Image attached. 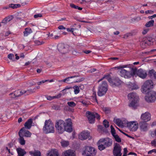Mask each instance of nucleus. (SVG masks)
Instances as JSON below:
<instances>
[{
  "label": "nucleus",
  "mask_w": 156,
  "mask_h": 156,
  "mask_svg": "<svg viewBox=\"0 0 156 156\" xmlns=\"http://www.w3.org/2000/svg\"><path fill=\"white\" fill-rule=\"evenodd\" d=\"M128 97L131 101L129 106L133 109H136L138 106L139 97L136 93L132 92L128 95Z\"/></svg>",
  "instance_id": "nucleus-2"
},
{
  "label": "nucleus",
  "mask_w": 156,
  "mask_h": 156,
  "mask_svg": "<svg viewBox=\"0 0 156 156\" xmlns=\"http://www.w3.org/2000/svg\"><path fill=\"white\" fill-rule=\"evenodd\" d=\"M29 153L31 156H41V153L38 150L30 151L29 152Z\"/></svg>",
  "instance_id": "nucleus-29"
},
{
  "label": "nucleus",
  "mask_w": 156,
  "mask_h": 156,
  "mask_svg": "<svg viewBox=\"0 0 156 156\" xmlns=\"http://www.w3.org/2000/svg\"><path fill=\"white\" fill-rule=\"evenodd\" d=\"M114 138L115 139V140L116 141L120 143L121 142V138L119 137V136L117 135L116 134L115 135L113 136Z\"/></svg>",
  "instance_id": "nucleus-38"
},
{
  "label": "nucleus",
  "mask_w": 156,
  "mask_h": 156,
  "mask_svg": "<svg viewBox=\"0 0 156 156\" xmlns=\"http://www.w3.org/2000/svg\"><path fill=\"white\" fill-rule=\"evenodd\" d=\"M90 136V133L87 131H83L79 135V138L82 140H85L88 138Z\"/></svg>",
  "instance_id": "nucleus-22"
},
{
  "label": "nucleus",
  "mask_w": 156,
  "mask_h": 156,
  "mask_svg": "<svg viewBox=\"0 0 156 156\" xmlns=\"http://www.w3.org/2000/svg\"><path fill=\"white\" fill-rule=\"evenodd\" d=\"M24 93L23 92V90L18 89L16 90L14 93H12L9 94L10 95H13L14 97L12 96V98H15L16 97H18L21 95H22Z\"/></svg>",
  "instance_id": "nucleus-19"
},
{
  "label": "nucleus",
  "mask_w": 156,
  "mask_h": 156,
  "mask_svg": "<svg viewBox=\"0 0 156 156\" xmlns=\"http://www.w3.org/2000/svg\"><path fill=\"white\" fill-rule=\"evenodd\" d=\"M106 79L110 83L112 80V78L111 77L110 75L109 74L105 75L102 78L100 79L98 81V82L104 79Z\"/></svg>",
  "instance_id": "nucleus-30"
},
{
  "label": "nucleus",
  "mask_w": 156,
  "mask_h": 156,
  "mask_svg": "<svg viewBox=\"0 0 156 156\" xmlns=\"http://www.w3.org/2000/svg\"><path fill=\"white\" fill-rule=\"evenodd\" d=\"M71 7L76 9H78L79 10H81L82 9V8L79 7L77 5H76L73 3H71L70 5Z\"/></svg>",
  "instance_id": "nucleus-37"
},
{
  "label": "nucleus",
  "mask_w": 156,
  "mask_h": 156,
  "mask_svg": "<svg viewBox=\"0 0 156 156\" xmlns=\"http://www.w3.org/2000/svg\"><path fill=\"white\" fill-rule=\"evenodd\" d=\"M22 133L23 134V136L26 137H30L31 136L32 133L28 130L25 129L24 127L22 128L18 133L19 135L20 134H22Z\"/></svg>",
  "instance_id": "nucleus-17"
},
{
  "label": "nucleus",
  "mask_w": 156,
  "mask_h": 156,
  "mask_svg": "<svg viewBox=\"0 0 156 156\" xmlns=\"http://www.w3.org/2000/svg\"><path fill=\"white\" fill-rule=\"evenodd\" d=\"M127 65H124L121 66H120L119 67H117L118 69H121V70L120 71V75L122 77L124 76V77H125V76H127V74L129 73V72H128V71L123 69L124 68L127 67Z\"/></svg>",
  "instance_id": "nucleus-18"
},
{
  "label": "nucleus",
  "mask_w": 156,
  "mask_h": 156,
  "mask_svg": "<svg viewBox=\"0 0 156 156\" xmlns=\"http://www.w3.org/2000/svg\"><path fill=\"white\" fill-rule=\"evenodd\" d=\"M52 107L53 109L56 110H60L61 109L60 106L58 105H54Z\"/></svg>",
  "instance_id": "nucleus-46"
},
{
  "label": "nucleus",
  "mask_w": 156,
  "mask_h": 156,
  "mask_svg": "<svg viewBox=\"0 0 156 156\" xmlns=\"http://www.w3.org/2000/svg\"><path fill=\"white\" fill-rule=\"evenodd\" d=\"M116 128L119 130V131L120 132L122 133V134H124L126 136H127L129 138H133V137L131 136H130L129 135H128V134H127L126 133L124 132L122 130L120 129H119L117 127H116Z\"/></svg>",
  "instance_id": "nucleus-47"
},
{
  "label": "nucleus",
  "mask_w": 156,
  "mask_h": 156,
  "mask_svg": "<svg viewBox=\"0 0 156 156\" xmlns=\"http://www.w3.org/2000/svg\"><path fill=\"white\" fill-rule=\"evenodd\" d=\"M35 89L36 88L35 87L33 89L27 90H23V92L24 93V94L26 93V95H29L34 92H35L34 90H35Z\"/></svg>",
  "instance_id": "nucleus-34"
},
{
  "label": "nucleus",
  "mask_w": 156,
  "mask_h": 156,
  "mask_svg": "<svg viewBox=\"0 0 156 156\" xmlns=\"http://www.w3.org/2000/svg\"><path fill=\"white\" fill-rule=\"evenodd\" d=\"M122 150L121 146L119 144L115 143H114L113 154L114 156H121Z\"/></svg>",
  "instance_id": "nucleus-11"
},
{
  "label": "nucleus",
  "mask_w": 156,
  "mask_h": 156,
  "mask_svg": "<svg viewBox=\"0 0 156 156\" xmlns=\"http://www.w3.org/2000/svg\"><path fill=\"white\" fill-rule=\"evenodd\" d=\"M131 74L133 76H134L136 74L137 75V69L136 68H132L131 70Z\"/></svg>",
  "instance_id": "nucleus-40"
},
{
  "label": "nucleus",
  "mask_w": 156,
  "mask_h": 156,
  "mask_svg": "<svg viewBox=\"0 0 156 156\" xmlns=\"http://www.w3.org/2000/svg\"><path fill=\"white\" fill-rule=\"evenodd\" d=\"M127 84L128 88L130 90L137 89L139 88L137 85L134 83H132L131 82H128Z\"/></svg>",
  "instance_id": "nucleus-27"
},
{
  "label": "nucleus",
  "mask_w": 156,
  "mask_h": 156,
  "mask_svg": "<svg viewBox=\"0 0 156 156\" xmlns=\"http://www.w3.org/2000/svg\"><path fill=\"white\" fill-rule=\"evenodd\" d=\"M66 120V122L65 123L64 125V131L71 133L73 131L71 119H68Z\"/></svg>",
  "instance_id": "nucleus-12"
},
{
  "label": "nucleus",
  "mask_w": 156,
  "mask_h": 156,
  "mask_svg": "<svg viewBox=\"0 0 156 156\" xmlns=\"http://www.w3.org/2000/svg\"><path fill=\"white\" fill-rule=\"evenodd\" d=\"M152 38L151 37H144L142 39V41L141 43V44L142 46H144L145 47L150 45L153 44V42H152Z\"/></svg>",
  "instance_id": "nucleus-13"
},
{
  "label": "nucleus",
  "mask_w": 156,
  "mask_h": 156,
  "mask_svg": "<svg viewBox=\"0 0 156 156\" xmlns=\"http://www.w3.org/2000/svg\"><path fill=\"white\" fill-rule=\"evenodd\" d=\"M111 81L110 84L113 87H118L122 83L121 80L117 77H113Z\"/></svg>",
  "instance_id": "nucleus-14"
},
{
  "label": "nucleus",
  "mask_w": 156,
  "mask_h": 156,
  "mask_svg": "<svg viewBox=\"0 0 156 156\" xmlns=\"http://www.w3.org/2000/svg\"><path fill=\"white\" fill-rule=\"evenodd\" d=\"M28 84L31 86L35 85L36 83L33 81H30L28 82Z\"/></svg>",
  "instance_id": "nucleus-52"
},
{
  "label": "nucleus",
  "mask_w": 156,
  "mask_h": 156,
  "mask_svg": "<svg viewBox=\"0 0 156 156\" xmlns=\"http://www.w3.org/2000/svg\"><path fill=\"white\" fill-rule=\"evenodd\" d=\"M103 110L105 112L108 113L110 111V108L108 107H105L104 108Z\"/></svg>",
  "instance_id": "nucleus-61"
},
{
  "label": "nucleus",
  "mask_w": 156,
  "mask_h": 156,
  "mask_svg": "<svg viewBox=\"0 0 156 156\" xmlns=\"http://www.w3.org/2000/svg\"><path fill=\"white\" fill-rule=\"evenodd\" d=\"M47 156H60L58 151L56 149H52L47 154Z\"/></svg>",
  "instance_id": "nucleus-25"
},
{
  "label": "nucleus",
  "mask_w": 156,
  "mask_h": 156,
  "mask_svg": "<svg viewBox=\"0 0 156 156\" xmlns=\"http://www.w3.org/2000/svg\"><path fill=\"white\" fill-rule=\"evenodd\" d=\"M93 98L94 100H95V101H96L97 102H98V100L97 99V96L95 92H94L93 93Z\"/></svg>",
  "instance_id": "nucleus-59"
},
{
  "label": "nucleus",
  "mask_w": 156,
  "mask_h": 156,
  "mask_svg": "<svg viewBox=\"0 0 156 156\" xmlns=\"http://www.w3.org/2000/svg\"><path fill=\"white\" fill-rule=\"evenodd\" d=\"M32 32L31 29L30 27L27 28L25 29L23 31V35L25 37H27L29 34Z\"/></svg>",
  "instance_id": "nucleus-31"
},
{
  "label": "nucleus",
  "mask_w": 156,
  "mask_h": 156,
  "mask_svg": "<svg viewBox=\"0 0 156 156\" xmlns=\"http://www.w3.org/2000/svg\"><path fill=\"white\" fill-rule=\"evenodd\" d=\"M57 48L59 52L62 54H65L69 51V46L64 43L58 44Z\"/></svg>",
  "instance_id": "nucleus-10"
},
{
  "label": "nucleus",
  "mask_w": 156,
  "mask_h": 156,
  "mask_svg": "<svg viewBox=\"0 0 156 156\" xmlns=\"http://www.w3.org/2000/svg\"><path fill=\"white\" fill-rule=\"evenodd\" d=\"M73 89V87H69V86H66L65 88L62 91L64 92L65 91H66V90L69 89Z\"/></svg>",
  "instance_id": "nucleus-57"
},
{
  "label": "nucleus",
  "mask_w": 156,
  "mask_h": 156,
  "mask_svg": "<svg viewBox=\"0 0 156 156\" xmlns=\"http://www.w3.org/2000/svg\"><path fill=\"white\" fill-rule=\"evenodd\" d=\"M43 130L45 134L54 133L55 132L54 125L51 120L49 119L45 120Z\"/></svg>",
  "instance_id": "nucleus-3"
},
{
  "label": "nucleus",
  "mask_w": 156,
  "mask_h": 156,
  "mask_svg": "<svg viewBox=\"0 0 156 156\" xmlns=\"http://www.w3.org/2000/svg\"><path fill=\"white\" fill-rule=\"evenodd\" d=\"M18 154V156H24L27 154L26 152L24 149L19 147L16 149Z\"/></svg>",
  "instance_id": "nucleus-26"
},
{
  "label": "nucleus",
  "mask_w": 156,
  "mask_h": 156,
  "mask_svg": "<svg viewBox=\"0 0 156 156\" xmlns=\"http://www.w3.org/2000/svg\"><path fill=\"white\" fill-rule=\"evenodd\" d=\"M155 73V72H154V70L152 69L149 71L148 75L151 77L153 76L154 77V74Z\"/></svg>",
  "instance_id": "nucleus-42"
},
{
  "label": "nucleus",
  "mask_w": 156,
  "mask_h": 156,
  "mask_svg": "<svg viewBox=\"0 0 156 156\" xmlns=\"http://www.w3.org/2000/svg\"><path fill=\"white\" fill-rule=\"evenodd\" d=\"M153 152H154L155 153H156V149H153L149 151L148 152V154H151Z\"/></svg>",
  "instance_id": "nucleus-58"
},
{
  "label": "nucleus",
  "mask_w": 156,
  "mask_h": 156,
  "mask_svg": "<svg viewBox=\"0 0 156 156\" xmlns=\"http://www.w3.org/2000/svg\"><path fill=\"white\" fill-rule=\"evenodd\" d=\"M34 17L35 18H37L39 17H41L42 16V15L41 13H39L37 14H35L34 16Z\"/></svg>",
  "instance_id": "nucleus-54"
},
{
  "label": "nucleus",
  "mask_w": 156,
  "mask_h": 156,
  "mask_svg": "<svg viewBox=\"0 0 156 156\" xmlns=\"http://www.w3.org/2000/svg\"><path fill=\"white\" fill-rule=\"evenodd\" d=\"M73 88L74 89V92L75 94H77L79 92L80 90L78 86L75 85L74 86Z\"/></svg>",
  "instance_id": "nucleus-39"
},
{
  "label": "nucleus",
  "mask_w": 156,
  "mask_h": 156,
  "mask_svg": "<svg viewBox=\"0 0 156 156\" xmlns=\"http://www.w3.org/2000/svg\"><path fill=\"white\" fill-rule=\"evenodd\" d=\"M151 80L146 81L142 87V91L143 93L147 94L152 90H151L153 88V85Z\"/></svg>",
  "instance_id": "nucleus-5"
},
{
  "label": "nucleus",
  "mask_w": 156,
  "mask_h": 156,
  "mask_svg": "<svg viewBox=\"0 0 156 156\" xmlns=\"http://www.w3.org/2000/svg\"><path fill=\"white\" fill-rule=\"evenodd\" d=\"M140 118L142 121L147 122L151 119V114L148 112H146L141 115Z\"/></svg>",
  "instance_id": "nucleus-16"
},
{
  "label": "nucleus",
  "mask_w": 156,
  "mask_h": 156,
  "mask_svg": "<svg viewBox=\"0 0 156 156\" xmlns=\"http://www.w3.org/2000/svg\"><path fill=\"white\" fill-rule=\"evenodd\" d=\"M62 156H76V155L74 151L70 149L63 152Z\"/></svg>",
  "instance_id": "nucleus-21"
},
{
  "label": "nucleus",
  "mask_w": 156,
  "mask_h": 156,
  "mask_svg": "<svg viewBox=\"0 0 156 156\" xmlns=\"http://www.w3.org/2000/svg\"><path fill=\"white\" fill-rule=\"evenodd\" d=\"M140 128L143 131H146L147 130L148 124L147 122L141 121L139 123Z\"/></svg>",
  "instance_id": "nucleus-24"
},
{
  "label": "nucleus",
  "mask_w": 156,
  "mask_h": 156,
  "mask_svg": "<svg viewBox=\"0 0 156 156\" xmlns=\"http://www.w3.org/2000/svg\"><path fill=\"white\" fill-rule=\"evenodd\" d=\"M65 109L67 111L73 112L74 111V109L72 108L69 107L68 106H66L65 107Z\"/></svg>",
  "instance_id": "nucleus-48"
},
{
  "label": "nucleus",
  "mask_w": 156,
  "mask_h": 156,
  "mask_svg": "<svg viewBox=\"0 0 156 156\" xmlns=\"http://www.w3.org/2000/svg\"><path fill=\"white\" fill-rule=\"evenodd\" d=\"M66 29L68 32L72 33L73 34L74 36H76V34L74 33V31L78 30L77 29L74 28H67Z\"/></svg>",
  "instance_id": "nucleus-36"
},
{
  "label": "nucleus",
  "mask_w": 156,
  "mask_h": 156,
  "mask_svg": "<svg viewBox=\"0 0 156 156\" xmlns=\"http://www.w3.org/2000/svg\"><path fill=\"white\" fill-rule=\"evenodd\" d=\"M112 143V139L108 137L101 139L98 143V149L101 151L107 148L111 147Z\"/></svg>",
  "instance_id": "nucleus-1"
},
{
  "label": "nucleus",
  "mask_w": 156,
  "mask_h": 156,
  "mask_svg": "<svg viewBox=\"0 0 156 156\" xmlns=\"http://www.w3.org/2000/svg\"><path fill=\"white\" fill-rule=\"evenodd\" d=\"M84 80V78H80V79H77L75 81H73V83H79L80 82L83 81Z\"/></svg>",
  "instance_id": "nucleus-50"
},
{
  "label": "nucleus",
  "mask_w": 156,
  "mask_h": 156,
  "mask_svg": "<svg viewBox=\"0 0 156 156\" xmlns=\"http://www.w3.org/2000/svg\"><path fill=\"white\" fill-rule=\"evenodd\" d=\"M86 115L90 123H93L94 122L95 114L94 113H92L88 111L86 112Z\"/></svg>",
  "instance_id": "nucleus-15"
},
{
  "label": "nucleus",
  "mask_w": 156,
  "mask_h": 156,
  "mask_svg": "<svg viewBox=\"0 0 156 156\" xmlns=\"http://www.w3.org/2000/svg\"><path fill=\"white\" fill-rule=\"evenodd\" d=\"M9 7H10V8H11L13 9H15L16 8V5L13 4H9Z\"/></svg>",
  "instance_id": "nucleus-60"
},
{
  "label": "nucleus",
  "mask_w": 156,
  "mask_h": 156,
  "mask_svg": "<svg viewBox=\"0 0 156 156\" xmlns=\"http://www.w3.org/2000/svg\"><path fill=\"white\" fill-rule=\"evenodd\" d=\"M122 122H123V126H124V124H126L127 126L129 128L131 129V130L133 131H135L137 130L138 128V123H136V122L131 121L130 122H127V120L125 119L124 120H123Z\"/></svg>",
  "instance_id": "nucleus-8"
},
{
  "label": "nucleus",
  "mask_w": 156,
  "mask_h": 156,
  "mask_svg": "<svg viewBox=\"0 0 156 156\" xmlns=\"http://www.w3.org/2000/svg\"><path fill=\"white\" fill-rule=\"evenodd\" d=\"M65 123L62 120L56 121L55 123V127L59 134H62L64 131Z\"/></svg>",
  "instance_id": "nucleus-7"
},
{
  "label": "nucleus",
  "mask_w": 156,
  "mask_h": 156,
  "mask_svg": "<svg viewBox=\"0 0 156 156\" xmlns=\"http://www.w3.org/2000/svg\"><path fill=\"white\" fill-rule=\"evenodd\" d=\"M154 20H151L147 22L145 25V26L146 27H151L154 26Z\"/></svg>",
  "instance_id": "nucleus-33"
},
{
  "label": "nucleus",
  "mask_w": 156,
  "mask_h": 156,
  "mask_svg": "<svg viewBox=\"0 0 156 156\" xmlns=\"http://www.w3.org/2000/svg\"><path fill=\"white\" fill-rule=\"evenodd\" d=\"M110 127L111 129V133L112 136H114L116 135L115 134L116 133L115 129L112 125Z\"/></svg>",
  "instance_id": "nucleus-44"
},
{
  "label": "nucleus",
  "mask_w": 156,
  "mask_h": 156,
  "mask_svg": "<svg viewBox=\"0 0 156 156\" xmlns=\"http://www.w3.org/2000/svg\"><path fill=\"white\" fill-rule=\"evenodd\" d=\"M149 30V29H145L144 30H143L142 31V34L143 35H145L147 33V32Z\"/></svg>",
  "instance_id": "nucleus-56"
},
{
  "label": "nucleus",
  "mask_w": 156,
  "mask_h": 156,
  "mask_svg": "<svg viewBox=\"0 0 156 156\" xmlns=\"http://www.w3.org/2000/svg\"><path fill=\"white\" fill-rule=\"evenodd\" d=\"M97 153V150L93 147L88 146H85L83 149L82 154L86 156H95Z\"/></svg>",
  "instance_id": "nucleus-4"
},
{
  "label": "nucleus",
  "mask_w": 156,
  "mask_h": 156,
  "mask_svg": "<svg viewBox=\"0 0 156 156\" xmlns=\"http://www.w3.org/2000/svg\"><path fill=\"white\" fill-rule=\"evenodd\" d=\"M62 95V94L61 93H59L58 94L54 96L53 98L54 99L55 98H60Z\"/></svg>",
  "instance_id": "nucleus-53"
},
{
  "label": "nucleus",
  "mask_w": 156,
  "mask_h": 156,
  "mask_svg": "<svg viewBox=\"0 0 156 156\" xmlns=\"http://www.w3.org/2000/svg\"><path fill=\"white\" fill-rule=\"evenodd\" d=\"M33 123V119H29L25 123L24 126L25 129H30L32 126Z\"/></svg>",
  "instance_id": "nucleus-23"
},
{
  "label": "nucleus",
  "mask_w": 156,
  "mask_h": 156,
  "mask_svg": "<svg viewBox=\"0 0 156 156\" xmlns=\"http://www.w3.org/2000/svg\"><path fill=\"white\" fill-rule=\"evenodd\" d=\"M7 21L9 22L11 20H12L13 18V16L12 15H10L6 17H5Z\"/></svg>",
  "instance_id": "nucleus-49"
},
{
  "label": "nucleus",
  "mask_w": 156,
  "mask_h": 156,
  "mask_svg": "<svg viewBox=\"0 0 156 156\" xmlns=\"http://www.w3.org/2000/svg\"><path fill=\"white\" fill-rule=\"evenodd\" d=\"M108 85L106 81H103L98 88V95L100 97L104 95L108 90Z\"/></svg>",
  "instance_id": "nucleus-6"
},
{
  "label": "nucleus",
  "mask_w": 156,
  "mask_h": 156,
  "mask_svg": "<svg viewBox=\"0 0 156 156\" xmlns=\"http://www.w3.org/2000/svg\"><path fill=\"white\" fill-rule=\"evenodd\" d=\"M67 104L69 107H74L76 105V103L73 101L68 102Z\"/></svg>",
  "instance_id": "nucleus-45"
},
{
  "label": "nucleus",
  "mask_w": 156,
  "mask_h": 156,
  "mask_svg": "<svg viewBox=\"0 0 156 156\" xmlns=\"http://www.w3.org/2000/svg\"><path fill=\"white\" fill-rule=\"evenodd\" d=\"M8 57L9 59L13 61V58L14 59V56L13 54H9L8 55Z\"/></svg>",
  "instance_id": "nucleus-51"
},
{
  "label": "nucleus",
  "mask_w": 156,
  "mask_h": 156,
  "mask_svg": "<svg viewBox=\"0 0 156 156\" xmlns=\"http://www.w3.org/2000/svg\"><path fill=\"white\" fill-rule=\"evenodd\" d=\"M147 94V95L145 97V99L147 102L152 103L155 101L156 100V92L152 91Z\"/></svg>",
  "instance_id": "nucleus-9"
},
{
  "label": "nucleus",
  "mask_w": 156,
  "mask_h": 156,
  "mask_svg": "<svg viewBox=\"0 0 156 156\" xmlns=\"http://www.w3.org/2000/svg\"><path fill=\"white\" fill-rule=\"evenodd\" d=\"M103 124L105 127L106 128H107L109 127V123L106 119H105L103 121Z\"/></svg>",
  "instance_id": "nucleus-43"
},
{
  "label": "nucleus",
  "mask_w": 156,
  "mask_h": 156,
  "mask_svg": "<svg viewBox=\"0 0 156 156\" xmlns=\"http://www.w3.org/2000/svg\"><path fill=\"white\" fill-rule=\"evenodd\" d=\"M23 135L22 134H20V136H19L20 138L18 139L19 143L22 145H24L25 144V141L23 137Z\"/></svg>",
  "instance_id": "nucleus-32"
},
{
  "label": "nucleus",
  "mask_w": 156,
  "mask_h": 156,
  "mask_svg": "<svg viewBox=\"0 0 156 156\" xmlns=\"http://www.w3.org/2000/svg\"><path fill=\"white\" fill-rule=\"evenodd\" d=\"M153 12H154L151 10H147L145 12V13L146 14L150 13V14H152Z\"/></svg>",
  "instance_id": "nucleus-63"
},
{
  "label": "nucleus",
  "mask_w": 156,
  "mask_h": 156,
  "mask_svg": "<svg viewBox=\"0 0 156 156\" xmlns=\"http://www.w3.org/2000/svg\"><path fill=\"white\" fill-rule=\"evenodd\" d=\"M151 144L152 146H156V141L155 140L151 141Z\"/></svg>",
  "instance_id": "nucleus-64"
},
{
  "label": "nucleus",
  "mask_w": 156,
  "mask_h": 156,
  "mask_svg": "<svg viewBox=\"0 0 156 156\" xmlns=\"http://www.w3.org/2000/svg\"><path fill=\"white\" fill-rule=\"evenodd\" d=\"M115 122L119 126H123L122 124L123 123V122H122V121L119 119H116L115 121Z\"/></svg>",
  "instance_id": "nucleus-35"
},
{
  "label": "nucleus",
  "mask_w": 156,
  "mask_h": 156,
  "mask_svg": "<svg viewBox=\"0 0 156 156\" xmlns=\"http://www.w3.org/2000/svg\"><path fill=\"white\" fill-rule=\"evenodd\" d=\"M34 42L35 44L37 45H40L42 44V43L39 40H35L34 41Z\"/></svg>",
  "instance_id": "nucleus-55"
},
{
  "label": "nucleus",
  "mask_w": 156,
  "mask_h": 156,
  "mask_svg": "<svg viewBox=\"0 0 156 156\" xmlns=\"http://www.w3.org/2000/svg\"><path fill=\"white\" fill-rule=\"evenodd\" d=\"M95 118H96L97 119L99 120L100 119V115H98L97 113H95Z\"/></svg>",
  "instance_id": "nucleus-62"
},
{
  "label": "nucleus",
  "mask_w": 156,
  "mask_h": 156,
  "mask_svg": "<svg viewBox=\"0 0 156 156\" xmlns=\"http://www.w3.org/2000/svg\"><path fill=\"white\" fill-rule=\"evenodd\" d=\"M61 145L64 147H66L69 145V142L66 141H63L61 142Z\"/></svg>",
  "instance_id": "nucleus-41"
},
{
  "label": "nucleus",
  "mask_w": 156,
  "mask_h": 156,
  "mask_svg": "<svg viewBox=\"0 0 156 156\" xmlns=\"http://www.w3.org/2000/svg\"><path fill=\"white\" fill-rule=\"evenodd\" d=\"M76 75H74L73 76H71L70 77H68L66 78V83H73V81H72L70 80V79L74 78H76L77 77L79 76V73H75Z\"/></svg>",
  "instance_id": "nucleus-28"
},
{
  "label": "nucleus",
  "mask_w": 156,
  "mask_h": 156,
  "mask_svg": "<svg viewBox=\"0 0 156 156\" xmlns=\"http://www.w3.org/2000/svg\"><path fill=\"white\" fill-rule=\"evenodd\" d=\"M137 75L142 79H144L146 77L147 74L145 70L142 69H140L137 70Z\"/></svg>",
  "instance_id": "nucleus-20"
}]
</instances>
